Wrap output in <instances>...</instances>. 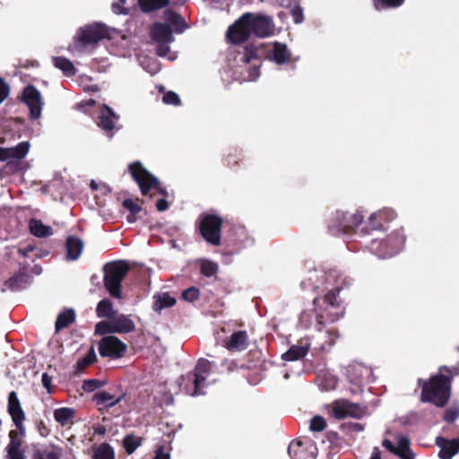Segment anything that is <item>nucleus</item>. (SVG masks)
Segmentation results:
<instances>
[{"mask_svg": "<svg viewBox=\"0 0 459 459\" xmlns=\"http://www.w3.org/2000/svg\"><path fill=\"white\" fill-rule=\"evenodd\" d=\"M75 312L72 308H65L56 317L55 328L56 332L68 327L75 321Z\"/></svg>", "mask_w": 459, "mask_h": 459, "instance_id": "2f4dec72", "label": "nucleus"}, {"mask_svg": "<svg viewBox=\"0 0 459 459\" xmlns=\"http://www.w3.org/2000/svg\"><path fill=\"white\" fill-rule=\"evenodd\" d=\"M36 428H37L39 434L42 437H47L51 432L50 428H48V426L42 420H39L36 423Z\"/></svg>", "mask_w": 459, "mask_h": 459, "instance_id": "4d7b16f0", "label": "nucleus"}, {"mask_svg": "<svg viewBox=\"0 0 459 459\" xmlns=\"http://www.w3.org/2000/svg\"><path fill=\"white\" fill-rule=\"evenodd\" d=\"M80 29H91V30H93V29H113V28L112 27H108V25H106L103 22H92V23H89V24L85 25L84 27H81Z\"/></svg>", "mask_w": 459, "mask_h": 459, "instance_id": "680f3d73", "label": "nucleus"}, {"mask_svg": "<svg viewBox=\"0 0 459 459\" xmlns=\"http://www.w3.org/2000/svg\"><path fill=\"white\" fill-rule=\"evenodd\" d=\"M156 13L152 18L153 22L147 29H188L189 25L186 19L177 11L168 6Z\"/></svg>", "mask_w": 459, "mask_h": 459, "instance_id": "9b49d317", "label": "nucleus"}, {"mask_svg": "<svg viewBox=\"0 0 459 459\" xmlns=\"http://www.w3.org/2000/svg\"><path fill=\"white\" fill-rule=\"evenodd\" d=\"M117 313L112 301L108 299H103L97 304L96 315L99 318L111 320Z\"/></svg>", "mask_w": 459, "mask_h": 459, "instance_id": "7c9ffc66", "label": "nucleus"}, {"mask_svg": "<svg viewBox=\"0 0 459 459\" xmlns=\"http://www.w3.org/2000/svg\"><path fill=\"white\" fill-rule=\"evenodd\" d=\"M363 221V215L360 212L353 214L336 210L332 212L327 221V229L331 235H339L341 233H350L355 228L359 227Z\"/></svg>", "mask_w": 459, "mask_h": 459, "instance_id": "0eeeda50", "label": "nucleus"}, {"mask_svg": "<svg viewBox=\"0 0 459 459\" xmlns=\"http://www.w3.org/2000/svg\"><path fill=\"white\" fill-rule=\"evenodd\" d=\"M92 459H115V451L108 443H102L93 451Z\"/></svg>", "mask_w": 459, "mask_h": 459, "instance_id": "58836bf2", "label": "nucleus"}, {"mask_svg": "<svg viewBox=\"0 0 459 459\" xmlns=\"http://www.w3.org/2000/svg\"><path fill=\"white\" fill-rule=\"evenodd\" d=\"M35 246L28 244L23 247L19 248L18 253L24 257L29 256V254L34 251Z\"/></svg>", "mask_w": 459, "mask_h": 459, "instance_id": "e2e57ef3", "label": "nucleus"}, {"mask_svg": "<svg viewBox=\"0 0 459 459\" xmlns=\"http://www.w3.org/2000/svg\"><path fill=\"white\" fill-rule=\"evenodd\" d=\"M30 233L38 238H46L53 233L50 226L44 225L41 221L31 219L29 223Z\"/></svg>", "mask_w": 459, "mask_h": 459, "instance_id": "c9c22d12", "label": "nucleus"}, {"mask_svg": "<svg viewBox=\"0 0 459 459\" xmlns=\"http://www.w3.org/2000/svg\"><path fill=\"white\" fill-rule=\"evenodd\" d=\"M83 243L82 239L75 236H68L65 240L66 258L68 260H76L82 254Z\"/></svg>", "mask_w": 459, "mask_h": 459, "instance_id": "bb28decb", "label": "nucleus"}, {"mask_svg": "<svg viewBox=\"0 0 459 459\" xmlns=\"http://www.w3.org/2000/svg\"><path fill=\"white\" fill-rule=\"evenodd\" d=\"M30 144L28 142H22L15 147L11 148V154L13 159H22L29 152Z\"/></svg>", "mask_w": 459, "mask_h": 459, "instance_id": "de8ad7c7", "label": "nucleus"}, {"mask_svg": "<svg viewBox=\"0 0 459 459\" xmlns=\"http://www.w3.org/2000/svg\"><path fill=\"white\" fill-rule=\"evenodd\" d=\"M135 330V324L130 315L118 314L111 320H102L95 325V335H106L112 333L125 334L133 333Z\"/></svg>", "mask_w": 459, "mask_h": 459, "instance_id": "9d476101", "label": "nucleus"}, {"mask_svg": "<svg viewBox=\"0 0 459 459\" xmlns=\"http://www.w3.org/2000/svg\"><path fill=\"white\" fill-rule=\"evenodd\" d=\"M291 16L295 23H300L304 20L303 10L300 6H296L291 10Z\"/></svg>", "mask_w": 459, "mask_h": 459, "instance_id": "13d9d810", "label": "nucleus"}, {"mask_svg": "<svg viewBox=\"0 0 459 459\" xmlns=\"http://www.w3.org/2000/svg\"><path fill=\"white\" fill-rule=\"evenodd\" d=\"M151 43L155 45L157 56L165 57L170 53L169 44L174 40L173 32L182 33L184 30H150Z\"/></svg>", "mask_w": 459, "mask_h": 459, "instance_id": "4468645a", "label": "nucleus"}, {"mask_svg": "<svg viewBox=\"0 0 459 459\" xmlns=\"http://www.w3.org/2000/svg\"><path fill=\"white\" fill-rule=\"evenodd\" d=\"M421 387L420 401L429 403L438 408L445 407L451 396L452 377L438 373L428 380L418 379Z\"/></svg>", "mask_w": 459, "mask_h": 459, "instance_id": "f03ea898", "label": "nucleus"}, {"mask_svg": "<svg viewBox=\"0 0 459 459\" xmlns=\"http://www.w3.org/2000/svg\"><path fill=\"white\" fill-rule=\"evenodd\" d=\"M141 439L134 437L133 435H127L123 440V446L128 455L133 454L137 447L141 446Z\"/></svg>", "mask_w": 459, "mask_h": 459, "instance_id": "49530a36", "label": "nucleus"}, {"mask_svg": "<svg viewBox=\"0 0 459 459\" xmlns=\"http://www.w3.org/2000/svg\"><path fill=\"white\" fill-rule=\"evenodd\" d=\"M309 346L292 345L285 353L282 354V359L286 361H294L303 359L308 352Z\"/></svg>", "mask_w": 459, "mask_h": 459, "instance_id": "f704fd0d", "label": "nucleus"}, {"mask_svg": "<svg viewBox=\"0 0 459 459\" xmlns=\"http://www.w3.org/2000/svg\"><path fill=\"white\" fill-rule=\"evenodd\" d=\"M326 426L327 424L324 417L316 415L311 419L309 429L313 432H320L323 431Z\"/></svg>", "mask_w": 459, "mask_h": 459, "instance_id": "09e8293b", "label": "nucleus"}, {"mask_svg": "<svg viewBox=\"0 0 459 459\" xmlns=\"http://www.w3.org/2000/svg\"><path fill=\"white\" fill-rule=\"evenodd\" d=\"M129 270V264L124 260L114 261L104 265L103 283L112 298H122V281Z\"/></svg>", "mask_w": 459, "mask_h": 459, "instance_id": "423d86ee", "label": "nucleus"}, {"mask_svg": "<svg viewBox=\"0 0 459 459\" xmlns=\"http://www.w3.org/2000/svg\"><path fill=\"white\" fill-rule=\"evenodd\" d=\"M8 459H25V455L23 451H8L7 452Z\"/></svg>", "mask_w": 459, "mask_h": 459, "instance_id": "338daca9", "label": "nucleus"}, {"mask_svg": "<svg viewBox=\"0 0 459 459\" xmlns=\"http://www.w3.org/2000/svg\"><path fill=\"white\" fill-rule=\"evenodd\" d=\"M406 238L401 231L395 230L385 239H372L369 248L380 258H388L398 254L405 244Z\"/></svg>", "mask_w": 459, "mask_h": 459, "instance_id": "1a4fd4ad", "label": "nucleus"}, {"mask_svg": "<svg viewBox=\"0 0 459 459\" xmlns=\"http://www.w3.org/2000/svg\"><path fill=\"white\" fill-rule=\"evenodd\" d=\"M22 100L30 108V119L39 118L43 106L39 91L33 85L26 86L22 91Z\"/></svg>", "mask_w": 459, "mask_h": 459, "instance_id": "dca6fc26", "label": "nucleus"}, {"mask_svg": "<svg viewBox=\"0 0 459 459\" xmlns=\"http://www.w3.org/2000/svg\"><path fill=\"white\" fill-rule=\"evenodd\" d=\"M104 382L99 379H87L84 380L82 388L84 392L91 393L104 385Z\"/></svg>", "mask_w": 459, "mask_h": 459, "instance_id": "8fccbe9b", "label": "nucleus"}, {"mask_svg": "<svg viewBox=\"0 0 459 459\" xmlns=\"http://www.w3.org/2000/svg\"><path fill=\"white\" fill-rule=\"evenodd\" d=\"M22 436L20 431L16 429L9 432V444L7 445L6 450L8 451H22Z\"/></svg>", "mask_w": 459, "mask_h": 459, "instance_id": "79ce46f5", "label": "nucleus"}, {"mask_svg": "<svg viewBox=\"0 0 459 459\" xmlns=\"http://www.w3.org/2000/svg\"><path fill=\"white\" fill-rule=\"evenodd\" d=\"M7 411L11 416L14 426L20 431L21 436L24 437L26 430L23 422L26 416L15 391H12L8 394Z\"/></svg>", "mask_w": 459, "mask_h": 459, "instance_id": "2eb2a0df", "label": "nucleus"}, {"mask_svg": "<svg viewBox=\"0 0 459 459\" xmlns=\"http://www.w3.org/2000/svg\"><path fill=\"white\" fill-rule=\"evenodd\" d=\"M224 162H225V165L230 169L238 167L239 159L238 157L237 151L235 150L234 153L230 152L229 154H227V156L224 158Z\"/></svg>", "mask_w": 459, "mask_h": 459, "instance_id": "864d4df0", "label": "nucleus"}, {"mask_svg": "<svg viewBox=\"0 0 459 459\" xmlns=\"http://www.w3.org/2000/svg\"><path fill=\"white\" fill-rule=\"evenodd\" d=\"M62 449L55 445L49 446L46 449H39L33 446V454L31 459H61Z\"/></svg>", "mask_w": 459, "mask_h": 459, "instance_id": "c756f323", "label": "nucleus"}, {"mask_svg": "<svg viewBox=\"0 0 459 459\" xmlns=\"http://www.w3.org/2000/svg\"><path fill=\"white\" fill-rule=\"evenodd\" d=\"M123 207L129 212L127 221L134 223L136 221V215L142 211V207L131 198H126L122 203Z\"/></svg>", "mask_w": 459, "mask_h": 459, "instance_id": "ea45409f", "label": "nucleus"}, {"mask_svg": "<svg viewBox=\"0 0 459 459\" xmlns=\"http://www.w3.org/2000/svg\"><path fill=\"white\" fill-rule=\"evenodd\" d=\"M126 30H80L73 42L69 45L71 52L82 53L89 48H95L102 39H108L113 45L127 48L131 46L129 37L124 33ZM127 32L129 30H126Z\"/></svg>", "mask_w": 459, "mask_h": 459, "instance_id": "f257e3e1", "label": "nucleus"}, {"mask_svg": "<svg viewBox=\"0 0 459 459\" xmlns=\"http://www.w3.org/2000/svg\"><path fill=\"white\" fill-rule=\"evenodd\" d=\"M52 63L53 65L61 70L65 76L71 77L76 74V68L74 64L65 56H54Z\"/></svg>", "mask_w": 459, "mask_h": 459, "instance_id": "72a5a7b5", "label": "nucleus"}, {"mask_svg": "<svg viewBox=\"0 0 459 459\" xmlns=\"http://www.w3.org/2000/svg\"><path fill=\"white\" fill-rule=\"evenodd\" d=\"M396 214L394 211L391 209H383L378 211L377 212L371 214V221H383L385 224L393 221L395 218Z\"/></svg>", "mask_w": 459, "mask_h": 459, "instance_id": "c03bdc74", "label": "nucleus"}, {"mask_svg": "<svg viewBox=\"0 0 459 459\" xmlns=\"http://www.w3.org/2000/svg\"><path fill=\"white\" fill-rule=\"evenodd\" d=\"M153 459H170V456L169 454L164 452L163 446H160L156 450Z\"/></svg>", "mask_w": 459, "mask_h": 459, "instance_id": "774afa93", "label": "nucleus"}, {"mask_svg": "<svg viewBox=\"0 0 459 459\" xmlns=\"http://www.w3.org/2000/svg\"><path fill=\"white\" fill-rule=\"evenodd\" d=\"M249 345V336L247 331L238 330L233 332L224 341V347L230 351H243Z\"/></svg>", "mask_w": 459, "mask_h": 459, "instance_id": "aec40b11", "label": "nucleus"}, {"mask_svg": "<svg viewBox=\"0 0 459 459\" xmlns=\"http://www.w3.org/2000/svg\"><path fill=\"white\" fill-rule=\"evenodd\" d=\"M459 417V408H449L445 411L444 420L454 422Z\"/></svg>", "mask_w": 459, "mask_h": 459, "instance_id": "5fc2aeb1", "label": "nucleus"}, {"mask_svg": "<svg viewBox=\"0 0 459 459\" xmlns=\"http://www.w3.org/2000/svg\"><path fill=\"white\" fill-rule=\"evenodd\" d=\"M268 58L278 65H283L290 61L291 53L286 44L275 41L268 53Z\"/></svg>", "mask_w": 459, "mask_h": 459, "instance_id": "393cba45", "label": "nucleus"}, {"mask_svg": "<svg viewBox=\"0 0 459 459\" xmlns=\"http://www.w3.org/2000/svg\"><path fill=\"white\" fill-rule=\"evenodd\" d=\"M316 447L311 443L292 441L289 445L288 453L292 459H315Z\"/></svg>", "mask_w": 459, "mask_h": 459, "instance_id": "6ab92c4d", "label": "nucleus"}, {"mask_svg": "<svg viewBox=\"0 0 459 459\" xmlns=\"http://www.w3.org/2000/svg\"><path fill=\"white\" fill-rule=\"evenodd\" d=\"M162 100L166 104L174 105V106H178L181 102L179 96L176 92L171 91L166 92L163 95Z\"/></svg>", "mask_w": 459, "mask_h": 459, "instance_id": "603ef678", "label": "nucleus"}, {"mask_svg": "<svg viewBox=\"0 0 459 459\" xmlns=\"http://www.w3.org/2000/svg\"><path fill=\"white\" fill-rule=\"evenodd\" d=\"M219 270L218 264L211 260L204 259L201 262L200 272L205 277L214 276Z\"/></svg>", "mask_w": 459, "mask_h": 459, "instance_id": "37998d69", "label": "nucleus"}, {"mask_svg": "<svg viewBox=\"0 0 459 459\" xmlns=\"http://www.w3.org/2000/svg\"><path fill=\"white\" fill-rule=\"evenodd\" d=\"M126 396L125 393H121L119 395L112 394L107 391H100L95 393L92 400L98 406H101L106 410H109L117 403H119Z\"/></svg>", "mask_w": 459, "mask_h": 459, "instance_id": "5701e85b", "label": "nucleus"}, {"mask_svg": "<svg viewBox=\"0 0 459 459\" xmlns=\"http://www.w3.org/2000/svg\"><path fill=\"white\" fill-rule=\"evenodd\" d=\"M10 87L4 80L0 77V104L9 96Z\"/></svg>", "mask_w": 459, "mask_h": 459, "instance_id": "6e6d98bb", "label": "nucleus"}, {"mask_svg": "<svg viewBox=\"0 0 459 459\" xmlns=\"http://www.w3.org/2000/svg\"><path fill=\"white\" fill-rule=\"evenodd\" d=\"M394 455L402 459H413L414 453L410 448V441L406 437L401 436L395 446Z\"/></svg>", "mask_w": 459, "mask_h": 459, "instance_id": "e433bc0d", "label": "nucleus"}, {"mask_svg": "<svg viewBox=\"0 0 459 459\" xmlns=\"http://www.w3.org/2000/svg\"><path fill=\"white\" fill-rule=\"evenodd\" d=\"M169 3L170 0H138L140 12L134 7L133 14L136 20H142L143 22L146 16L152 18L156 11L167 7Z\"/></svg>", "mask_w": 459, "mask_h": 459, "instance_id": "f3484780", "label": "nucleus"}, {"mask_svg": "<svg viewBox=\"0 0 459 459\" xmlns=\"http://www.w3.org/2000/svg\"><path fill=\"white\" fill-rule=\"evenodd\" d=\"M405 0H374V6L377 10L392 9L400 7Z\"/></svg>", "mask_w": 459, "mask_h": 459, "instance_id": "a18cd8bd", "label": "nucleus"}, {"mask_svg": "<svg viewBox=\"0 0 459 459\" xmlns=\"http://www.w3.org/2000/svg\"><path fill=\"white\" fill-rule=\"evenodd\" d=\"M182 299L187 302H194L198 299L200 296L199 289L195 287H190L182 292Z\"/></svg>", "mask_w": 459, "mask_h": 459, "instance_id": "3c124183", "label": "nucleus"}, {"mask_svg": "<svg viewBox=\"0 0 459 459\" xmlns=\"http://www.w3.org/2000/svg\"><path fill=\"white\" fill-rule=\"evenodd\" d=\"M259 47L255 45L254 43H247L244 48L242 52H238V56L235 57L238 63L242 65H248L254 60L259 59L258 54Z\"/></svg>", "mask_w": 459, "mask_h": 459, "instance_id": "cd10ccee", "label": "nucleus"}, {"mask_svg": "<svg viewBox=\"0 0 459 459\" xmlns=\"http://www.w3.org/2000/svg\"><path fill=\"white\" fill-rule=\"evenodd\" d=\"M117 120L118 117L113 109L108 106L104 105L101 108L98 126L106 132H112L116 127V122Z\"/></svg>", "mask_w": 459, "mask_h": 459, "instance_id": "a878e982", "label": "nucleus"}, {"mask_svg": "<svg viewBox=\"0 0 459 459\" xmlns=\"http://www.w3.org/2000/svg\"><path fill=\"white\" fill-rule=\"evenodd\" d=\"M436 444L440 447L438 456L441 459H451L459 452V437L450 440L442 437H437Z\"/></svg>", "mask_w": 459, "mask_h": 459, "instance_id": "4be33fe9", "label": "nucleus"}, {"mask_svg": "<svg viewBox=\"0 0 459 459\" xmlns=\"http://www.w3.org/2000/svg\"><path fill=\"white\" fill-rule=\"evenodd\" d=\"M12 158L11 148L0 147V160L4 161Z\"/></svg>", "mask_w": 459, "mask_h": 459, "instance_id": "69168bd1", "label": "nucleus"}, {"mask_svg": "<svg viewBox=\"0 0 459 459\" xmlns=\"http://www.w3.org/2000/svg\"><path fill=\"white\" fill-rule=\"evenodd\" d=\"M99 341V352L102 358L117 359L125 356L127 345L112 334L102 335Z\"/></svg>", "mask_w": 459, "mask_h": 459, "instance_id": "ddd939ff", "label": "nucleus"}, {"mask_svg": "<svg viewBox=\"0 0 459 459\" xmlns=\"http://www.w3.org/2000/svg\"><path fill=\"white\" fill-rule=\"evenodd\" d=\"M368 224L372 230H383L385 227V223L383 222V221H371V215L368 218Z\"/></svg>", "mask_w": 459, "mask_h": 459, "instance_id": "052dcab7", "label": "nucleus"}, {"mask_svg": "<svg viewBox=\"0 0 459 459\" xmlns=\"http://www.w3.org/2000/svg\"><path fill=\"white\" fill-rule=\"evenodd\" d=\"M223 220L221 216L212 213H203L196 221L198 231L202 238L212 246H220Z\"/></svg>", "mask_w": 459, "mask_h": 459, "instance_id": "6e6552de", "label": "nucleus"}, {"mask_svg": "<svg viewBox=\"0 0 459 459\" xmlns=\"http://www.w3.org/2000/svg\"><path fill=\"white\" fill-rule=\"evenodd\" d=\"M212 371V362L204 358L197 360L194 369L179 378L181 391L191 396L204 395L208 386L207 378Z\"/></svg>", "mask_w": 459, "mask_h": 459, "instance_id": "20e7f679", "label": "nucleus"}, {"mask_svg": "<svg viewBox=\"0 0 459 459\" xmlns=\"http://www.w3.org/2000/svg\"><path fill=\"white\" fill-rule=\"evenodd\" d=\"M128 171L143 195H149L152 190H155L164 197L169 195L167 189L161 185L159 178L144 168L141 161L136 160L130 163Z\"/></svg>", "mask_w": 459, "mask_h": 459, "instance_id": "39448f33", "label": "nucleus"}, {"mask_svg": "<svg viewBox=\"0 0 459 459\" xmlns=\"http://www.w3.org/2000/svg\"><path fill=\"white\" fill-rule=\"evenodd\" d=\"M340 287L333 288L325 293L322 298H315L313 305L316 316V325L318 330L327 323H333L339 320L344 314L342 300L339 294Z\"/></svg>", "mask_w": 459, "mask_h": 459, "instance_id": "7ed1b4c3", "label": "nucleus"}, {"mask_svg": "<svg viewBox=\"0 0 459 459\" xmlns=\"http://www.w3.org/2000/svg\"><path fill=\"white\" fill-rule=\"evenodd\" d=\"M75 414L76 411L71 407L57 408L53 412L55 420L63 427L72 422Z\"/></svg>", "mask_w": 459, "mask_h": 459, "instance_id": "473e14b6", "label": "nucleus"}, {"mask_svg": "<svg viewBox=\"0 0 459 459\" xmlns=\"http://www.w3.org/2000/svg\"><path fill=\"white\" fill-rule=\"evenodd\" d=\"M127 3V0H117L111 4V10L116 14H124L131 15V19L127 22L129 26H134L138 27V24L141 23L142 26H143L142 20H136L134 18V9L131 11L130 8L126 7V4Z\"/></svg>", "mask_w": 459, "mask_h": 459, "instance_id": "c85d7f7f", "label": "nucleus"}, {"mask_svg": "<svg viewBox=\"0 0 459 459\" xmlns=\"http://www.w3.org/2000/svg\"><path fill=\"white\" fill-rule=\"evenodd\" d=\"M97 359H98L94 347L91 346V349L88 351L87 354L77 360L75 364L76 373H81L84 371L88 367L95 363Z\"/></svg>", "mask_w": 459, "mask_h": 459, "instance_id": "4c0bfd02", "label": "nucleus"}, {"mask_svg": "<svg viewBox=\"0 0 459 459\" xmlns=\"http://www.w3.org/2000/svg\"><path fill=\"white\" fill-rule=\"evenodd\" d=\"M30 276L24 267L13 274L4 283V286L11 291H18L24 289L30 282Z\"/></svg>", "mask_w": 459, "mask_h": 459, "instance_id": "b1692460", "label": "nucleus"}, {"mask_svg": "<svg viewBox=\"0 0 459 459\" xmlns=\"http://www.w3.org/2000/svg\"><path fill=\"white\" fill-rule=\"evenodd\" d=\"M176 304V299L171 297L169 293H163L159 296L154 302L153 308L156 311H160L164 308L171 307Z\"/></svg>", "mask_w": 459, "mask_h": 459, "instance_id": "a19ab883", "label": "nucleus"}, {"mask_svg": "<svg viewBox=\"0 0 459 459\" xmlns=\"http://www.w3.org/2000/svg\"><path fill=\"white\" fill-rule=\"evenodd\" d=\"M273 18L261 13H245L228 29H272Z\"/></svg>", "mask_w": 459, "mask_h": 459, "instance_id": "f8f14e48", "label": "nucleus"}, {"mask_svg": "<svg viewBox=\"0 0 459 459\" xmlns=\"http://www.w3.org/2000/svg\"><path fill=\"white\" fill-rule=\"evenodd\" d=\"M169 202L165 198L159 199L156 202V208L159 212H164L169 209Z\"/></svg>", "mask_w": 459, "mask_h": 459, "instance_id": "0e129e2a", "label": "nucleus"}, {"mask_svg": "<svg viewBox=\"0 0 459 459\" xmlns=\"http://www.w3.org/2000/svg\"><path fill=\"white\" fill-rule=\"evenodd\" d=\"M41 382L43 386L47 389L48 394L52 393V377L48 373H43L41 377Z\"/></svg>", "mask_w": 459, "mask_h": 459, "instance_id": "bf43d9fd", "label": "nucleus"}, {"mask_svg": "<svg viewBox=\"0 0 459 459\" xmlns=\"http://www.w3.org/2000/svg\"><path fill=\"white\" fill-rule=\"evenodd\" d=\"M273 30H227L226 39L235 45H241L248 41L251 32L260 38H265L273 35Z\"/></svg>", "mask_w": 459, "mask_h": 459, "instance_id": "412c9836", "label": "nucleus"}, {"mask_svg": "<svg viewBox=\"0 0 459 459\" xmlns=\"http://www.w3.org/2000/svg\"><path fill=\"white\" fill-rule=\"evenodd\" d=\"M333 414L338 420L348 417L359 419L365 414V408L358 403L344 400L333 405Z\"/></svg>", "mask_w": 459, "mask_h": 459, "instance_id": "a211bd4d", "label": "nucleus"}]
</instances>
